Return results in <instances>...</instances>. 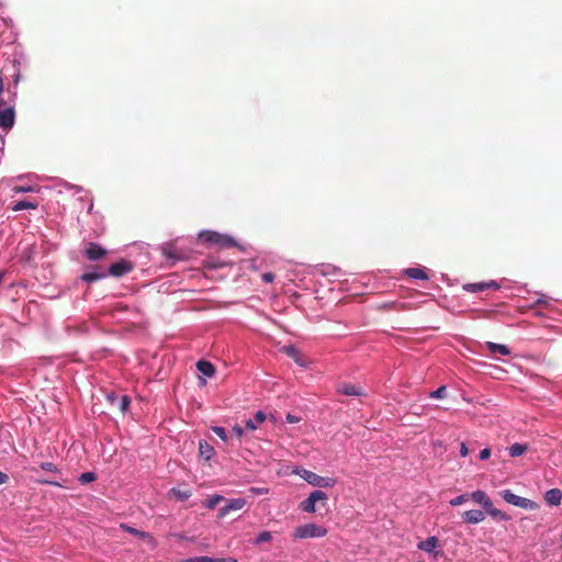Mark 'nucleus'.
Wrapping results in <instances>:
<instances>
[{
	"label": "nucleus",
	"instance_id": "1",
	"mask_svg": "<svg viewBox=\"0 0 562 562\" xmlns=\"http://www.w3.org/2000/svg\"><path fill=\"white\" fill-rule=\"evenodd\" d=\"M470 499L473 501L474 503L481 505L485 509L486 514L492 516L494 519H499V520H505V521L510 519V517L506 513H504L493 506L491 498L484 491L477 490V491L470 493Z\"/></svg>",
	"mask_w": 562,
	"mask_h": 562
},
{
	"label": "nucleus",
	"instance_id": "2",
	"mask_svg": "<svg viewBox=\"0 0 562 562\" xmlns=\"http://www.w3.org/2000/svg\"><path fill=\"white\" fill-rule=\"evenodd\" d=\"M327 535V529L316 524H305L295 528L294 539L322 538Z\"/></svg>",
	"mask_w": 562,
	"mask_h": 562
},
{
	"label": "nucleus",
	"instance_id": "3",
	"mask_svg": "<svg viewBox=\"0 0 562 562\" xmlns=\"http://www.w3.org/2000/svg\"><path fill=\"white\" fill-rule=\"evenodd\" d=\"M498 494L506 503L524 509L536 510L539 507L536 502L526 497L518 496L510 490H503Z\"/></svg>",
	"mask_w": 562,
	"mask_h": 562
},
{
	"label": "nucleus",
	"instance_id": "4",
	"mask_svg": "<svg viewBox=\"0 0 562 562\" xmlns=\"http://www.w3.org/2000/svg\"><path fill=\"white\" fill-rule=\"evenodd\" d=\"M295 473L313 486L333 487L336 484L334 477H324L305 469L296 470Z\"/></svg>",
	"mask_w": 562,
	"mask_h": 562
},
{
	"label": "nucleus",
	"instance_id": "5",
	"mask_svg": "<svg viewBox=\"0 0 562 562\" xmlns=\"http://www.w3.org/2000/svg\"><path fill=\"white\" fill-rule=\"evenodd\" d=\"M120 528L135 537H137L138 539H140L142 541L146 542L150 548H155L156 547V541L154 539V537L146 532V531H142V530H138L134 527H131L126 524H121L120 525Z\"/></svg>",
	"mask_w": 562,
	"mask_h": 562
},
{
	"label": "nucleus",
	"instance_id": "6",
	"mask_svg": "<svg viewBox=\"0 0 562 562\" xmlns=\"http://www.w3.org/2000/svg\"><path fill=\"white\" fill-rule=\"evenodd\" d=\"M106 398L113 406H116L117 409L123 414L128 409L131 404V400L126 395H116L114 393H111L108 394Z\"/></svg>",
	"mask_w": 562,
	"mask_h": 562
},
{
	"label": "nucleus",
	"instance_id": "7",
	"mask_svg": "<svg viewBox=\"0 0 562 562\" xmlns=\"http://www.w3.org/2000/svg\"><path fill=\"white\" fill-rule=\"evenodd\" d=\"M106 255V250L95 243H89L85 250V256L91 261L100 260Z\"/></svg>",
	"mask_w": 562,
	"mask_h": 562
},
{
	"label": "nucleus",
	"instance_id": "8",
	"mask_svg": "<svg viewBox=\"0 0 562 562\" xmlns=\"http://www.w3.org/2000/svg\"><path fill=\"white\" fill-rule=\"evenodd\" d=\"M15 112L13 108H8L0 111V128L9 131L14 125Z\"/></svg>",
	"mask_w": 562,
	"mask_h": 562
},
{
	"label": "nucleus",
	"instance_id": "9",
	"mask_svg": "<svg viewBox=\"0 0 562 562\" xmlns=\"http://www.w3.org/2000/svg\"><path fill=\"white\" fill-rule=\"evenodd\" d=\"M133 270V265L130 261L121 260L110 266L109 273L113 277H122Z\"/></svg>",
	"mask_w": 562,
	"mask_h": 562
},
{
	"label": "nucleus",
	"instance_id": "10",
	"mask_svg": "<svg viewBox=\"0 0 562 562\" xmlns=\"http://www.w3.org/2000/svg\"><path fill=\"white\" fill-rule=\"evenodd\" d=\"M463 289L468 292H472V293H475V292H482V291H485V290H498L499 289V285L497 282L495 281H490V282H475V283H468V284H464L463 285Z\"/></svg>",
	"mask_w": 562,
	"mask_h": 562
},
{
	"label": "nucleus",
	"instance_id": "11",
	"mask_svg": "<svg viewBox=\"0 0 562 562\" xmlns=\"http://www.w3.org/2000/svg\"><path fill=\"white\" fill-rule=\"evenodd\" d=\"M200 237L203 238L205 241L221 244V245H225V246H232L234 244V241L231 237L222 236L214 232L203 233V234H201Z\"/></svg>",
	"mask_w": 562,
	"mask_h": 562
},
{
	"label": "nucleus",
	"instance_id": "12",
	"mask_svg": "<svg viewBox=\"0 0 562 562\" xmlns=\"http://www.w3.org/2000/svg\"><path fill=\"white\" fill-rule=\"evenodd\" d=\"M337 392L341 393L344 395H347V396H362V395H364V392H363L362 387H360L358 385H355V384H349V383H346V382H342V383L338 384Z\"/></svg>",
	"mask_w": 562,
	"mask_h": 562
},
{
	"label": "nucleus",
	"instance_id": "13",
	"mask_svg": "<svg viewBox=\"0 0 562 562\" xmlns=\"http://www.w3.org/2000/svg\"><path fill=\"white\" fill-rule=\"evenodd\" d=\"M246 505V501L244 498H234L229 499L227 504L222 507L218 512L220 517H225L232 510H240Z\"/></svg>",
	"mask_w": 562,
	"mask_h": 562
},
{
	"label": "nucleus",
	"instance_id": "14",
	"mask_svg": "<svg viewBox=\"0 0 562 562\" xmlns=\"http://www.w3.org/2000/svg\"><path fill=\"white\" fill-rule=\"evenodd\" d=\"M462 519L468 524H479L485 519V513L479 509L467 510L462 514Z\"/></svg>",
	"mask_w": 562,
	"mask_h": 562
},
{
	"label": "nucleus",
	"instance_id": "15",
	"mask_svg": "<svg viewBox=\"0 0 562 562\" xmlns=\"http://www.w3.org/2000/svg\"><path fill=\"white\" fill-rule=\"evenodd\" d=\"M267 419V415L262 411H258L254 418H249L246 420V428L250 431H254L258 428L260 424H262Z\"/></svg>",
	"mask_w": 562,
	"mask_h": 562
},
{
	"label": "nucleus",
	"instance_id": "16",
	"mask_svg": "<svg viewBox=\"0 0 562 562\" xmlns=\"http://www.w3.org/2000/svg\"><path fill=\"white\" fill-rule=\"evenodd\" d=\"M282 351L289 356L290 358H292L299 366L301 367H304L305 366V362L303 360V357L302 355L300 353V351L292 345H289V346H284L282 348Z\"/></svg>",
	"mask_w": 562,
	"mask_h": 562
},
{
	"label": "nucleus",
	"instance_id": "17",
	"mask_svg": "<svg viewBox=\"0 0 562 562\" xmlns=\"http://www.w3.org/2000/svg\"><path fill=\"white\" fill-rule=\"evenodd\" d=\"M544 498L549 505L558 506L562 501V492L559 488H551L546 493Z\"/></svg>",
	"mask_w": 562,
	"mask_h": 562
},
{
	"label": "nucleus",
	"instance_id": "18",
	"mask_svg": "<svg viewBox=\"0 0 562 562\" xmlns=\"http://www.w3.org/2000/svg\"><path fill=\"white\" fill-rule=\"evenodd\" d=\"M196 368L203 375L209 378L215 374V367L210 361L200 360L196 362Z\"/></svg>",
	"mask_w": 562,
	"mask_h": 562
},
{
	"label": "nucleus",
	"instance_id": "19",
	"mask_svg": "<svg viewBox=\"0 0 562 562\" xmlns=\"http://www.w3.org/2000/svg\"><path fill=\"white\" fill-rule=\"evenodd\" d=\"M199 454L204 460L209 461L213 457V454H214V448L211 445H209L205 440L200 441V443H199Z\"/></svg>",
	"mask_w": 562,
	"mask_h": 562
},
{
	"label": "nucleus",
	"instance_id": "20",
	"mask_svg": "<svg viewBox=\"0 0 562 562\" xmlns=\"http://www.w3.org/2000/svg\"><path fill=\"white\" fill-rule=\"evenodd\" d=\"M486 347H487L488 351L492 353H501L503 356H507L510 353L509 348L505 345H499V344L487 341Z\"/></svg>",
	"mask_w": 562,
	"mask_h": 562
},
{
	"label": "nucleus",
	"instance_id": "21",
	"mask_svg": "<svg viewBox=\"0 0 562 562\" xmlns=\"http://www.w3.org/2000/svg\"><path fill=\"white\" fill-rule=\"evenodd\" d=\"M37 209V203L32 201H18L13 206L12 210L14 212L22 211V210H35Z\"/></svg>",
	"mask_w": 562,
	"mask_h": 562
},
{
	"label": "nucleus",
	"instance_id": "22",
	"mask_svg": "<svg viewBox=\"0 0 562 562\" xmlns=\"http://www.w3.org/2000/svg\"><path fill=\"white\" fill-rule=\"evenodd\" d=\"M406 274L412 279H418V280H427L428 274L424 269L420 268H409L406 270Z\"/></svg>",
	"mask_w": 562,
	"mask_h": 562
},
{
	"label": "nucleus",
	"instance_id": "23",
	"mask_svg": "<svg viewBox=\"0 0 562 562\" xmlns=\"http://www.w3.org/2000/svg\"><path fill=\"white\" fill-rule=\"evenodd\" d=\"M437 543H438V540L436 537H428L426 540L422 541L418 544V548L424 551L430 552L436 548Z\"/></svg>",
	"mask_w": 562,
	"mask_h": 562
},
{
	"label": "nucleus",
	"instance_id": "24",
	"mask_svg": "<svg viewBox=\"0 0 562 562\" xmlns=\"http://www.w3.org/2000/svg\"><path fill=\"white\" fill-rule=\"evenodd\" d=\"M528 449V446L527 445H524V443H514L509 447V456L510 457H519L521 454H524Z\"/></svg>",
	"mask_w": 562,
	"mask_h": 562
},
{
	"label": "nucleus",
	"instance_id": "25",
	"mask_svg": "<svg viewBox=\"0 0 562 562\" xmlns=\"http://www.w3.org/2000/svg\"><path fill=\"white\" fill-rule=\"evenodd\" d=\"M300 509L305 513H315L316 503L308 496L306 499L300 503Z\"/></svg>",
	"mask_w": 562,
	"mask_h": 562
},
{
	"label": "nucleus",
	"instance_id": "26",
	"mask_svg": "<svg viewBox=\"0 0 562 562\" xmlns=\"http://www.w3.org/2000/svg\"><path fill=\"white\" fill-rule=\"evenodd\" d=\"M162 254L173 260L181 259V256L179 255L178 250L172 245H166L162 247Z\"/></svg>",
	"mask_w": 562,
	"mask_h": 562
},
{
	"label": "nucleus",
	"instance_id": "27",
	"mask_svg": "<svg viewBox=\"0 0 562 562\" xmlns=\"http://www.w3.org/2000/svg\"><path fill=\"white\" fill-rule=\"evenodd\" d=\"M106 274L103 273V272H86L81 276V279L86 282H94V281H98V280H101L105 277Z\"/></svg>",
	"mask_w": 562,
	"mask_h": 562
},
{
	"label": "nucleus",
	"instance_id": "28",
	"mask_svg": "<svg viewBox=\"0 0 562 562\" xmlns=\"http://www.w3.org/2000/svg\"><path fill=\"white\" fill-rule=\"evenodd\" d=\"M272 540V533L270 531H261L257 538L252 541L254 544L258 546L263 542Z\"/></svg>",
	"mask_w": 562,
	"mask_h": 562
},
{
	"label": "nucleus",
	"instance_id": "29",
	"mask_svg": "<svg viewBox=\"0 0 562 562\" xmlns=\"http://www.w3.org/2000/svg\"><path fill=\"white\" fill-rule=\"evenodd\" d=\"M470 499V493L459 495L452 499H450L449 504L453 507L460 506L463 503L468 502Z\"/></svg>",
	"mask_w": 562,
	"mask_h": 562
},
{
	"label": "nucleus",
	"instance_id": "30",
	"mask_svg": "<svg viewBox=\"0 0 562 562\" xmlns=\"http://www.w3.org/2000/svg\"><path fill=\"white\" fill-rule=\"evenodd\" d=\"M310 497L315 502H326L327 501V495L325 492L321 491V490H315L313 491L311 494H310Z\"/></svg>",
	"mask_w": 562,
	"mask_h": 562
},
{
	"label": "nucleus",
	"instance_id": "31",
	"mask_svg": "<svg viewBox=\"0 0 562 562\" xmlns=\"http://www.w3.org/2000/svg\"><path fill=\"white\" fill-rule=\"evenodd\" d=\"M224 499L221 495H213L205 502V507L213 509L216 507L217 504H220Z\"/></svg>",
	"mask_w": 562,
	"mask_h": 562
},
{
	"label": "nucleus",
	"instance_id": "32",
	"mask_svg": "<svg viewBox=\"0 0 562 562\" xmlns=\"http://www.w3.org/2000/svg\"><path fill=\"white\" fill-rule=\"evenodd\" d=\"M170 492L180 501H186L191 496L189 491H181L178 488H171Z\"/></svg>",
	"mask_w": 562,
	"mask_h": 562
},
{
	"label": "nucleus",
	"instance_id": "33",
	"mask_svg": "<svg viewBox=\"0 0 562 562\" xmlns=\"http://www.w3.org/2000/svg\"><path fill=\"white\" fill-rule=\"evenodd\" d=\"M431 398H446L447 397V387L445 385L438 387L437 390L430 393Z\"/></svg>",
	"mask_w": 562,
	"mask_h": 562
},
{
	"label": "nucleus",
	"instance_id": "34",
	"mask_svg": "<svg viewBox=\"0 0 562 562\" xmlns=\"http://www.w3.org/2000/svg\"><path fill=\"white\" fill-rule=\"evenodd\" d=\"M199 562H236L235 559H213L209 557H196Z\"/></svg>",
	"mask_w": 562,
	"mask_h": 562
},
{
	"label": "nucleus",
	"instance_id": "35",
	"mask_svg": "<svg viewBox=\"0 0 562 562\" xmlns=\"http://www.w3.org/2000/svg\"><path fill=\"white\" fill-rule=\"evenodd\" d=\"M95 480V474L93 472H85L79 476V482L82 484L90 483Z\"/></svg>",
	"mask_w": 562,
	"mask_h": 562
},
{
	"label": "nucleus",
	"instance_id": "36",
	"mask_svg": "<svg viewBox=\"0 0 562 562\" xmlns=\"http://www.w3.org/2000/svg\"><path fill=\"white\" fill-rule=\"evenodd\" d=\"M40 467L42 470H45V471H49V472H54V473L58 472V468L53 462H42Z\"/></svg>",
	"mask_w": 562,
	"mask_h": 562
},
{
	"label": "nucleus",
	"instance_id": "37",
	"mask_svg": "<svg viewBox=\"0 0 562 562\" xmlns=\"http://www.w3.org/2000/svg\"><path fill=\"white\" fill-rule=\"evenodd\" d=\"M212 431L214 434H216L222 440H226L227 439V436H226V431L223 427H220V426H213L212 427Z\"/></svg>",
	"mask_w": 562,
	"mask_h": 562
},
{
	"label": "nucleus",
	"instance_id": "38",
	"mask_svg": "<svg viewBox=\"0 0 562 562\" xmlns=\"http://www.w3.org/2000/svg\"><path fill=\"white\" fill-rule=\"evenodd\" d=\"M262 281L266 283H270L274 280V273L272 272H266L261 276Z\"/></svg>",
	"mask_w": 562,
	"mask_h": 562
},
{
	"label": "nucleus",
	"instance_id": "39",
	"mask_svg": "<svg viewBox=\"0 0 562 562\" xmlns=\"http://www.w3.org/2000/svg\"><path fill=\"white\" fill-rule=\"evenodd\" d=\"M491 457V450L488 448H485L483 450H481L480 452V459L481 460H486Z\"/></svg>",
	"mask_w": 562,
	"mask_h": 562
},
{
	"label": "nucleus",
	"instance_id": "40",
	"mask_svg": "<svg viewBox=\"0 0 562 562\" xmlns=\"http://www.w3.org/2000/svg\"><path fill=\"white\" fill-rule=\"evenodd\" d=\"M300 420H301V418L299 416L292 415L290 413L286 415L288 423L293 424V423H299Z\"/></svg>",
	"mask_w": 562,
	"mask_h": 562
},
{
	"label": "nucleus",
	"instance_id": "41",
	"mask_svg": "<svg viewBox=\"0 0 562 562\" xmlns=\"http://www.w3.org/2000/svg\"><path fill=\"white\" fill-rule=\"evenodd\" d=\"M233 431L236 434L237 437H241L244 435V429L240 425H235L233 427Z\"/></svg>",
	"mask_w": 562,
	"mask_h": 562
},
{
	"label": "nucleus",
	"instance_id": "42",
	"mask_svg": "<svg viewBox=\"0 0 562 562\" xmlns=\"http://www.w3.org/2000/svg\"><path fill=\"white\" fill-rule=\"evenodd\" d=\"M460 454H461V457H467L469 454V449L464 442L461 443Z\"/></svg>",
	"mask_w": 562,
	"mask_h": 562
},
{
	"label": "nucleus",
	"instance_id": "43",
	"mask_svg": "<svg viewBox=\"0 0 562 562\" xmlns=\"http://www.w3.org/2000/svg\"><path fill=\"white\" fill-rule=\"evenodd\" d=\"M9 481V475L2 471H0V485L4 484Z\"/></svg>",
	"mask_w": 562,
	"mask_h": 562
},
{
	"label": "nucleus",
	"instance_id": "44",
	"mask_svg": "<svg viewBox=\"0 0 562 562\" xmlns=\"http://www.w3.org/2000/svg\"><path fill=\"white\" fill-rule=\"evenodd\" d=\"M30 190H31L30 188H24V187H15L14 188L15 192H26V191H30Z\"/></svg>",
	"mask_w": 562,
	"mask_h": 562
},
{
	"label": "nucleus",
	"instance_id": "45",
	"mask_svg": "<svg viewBox=\"0 0 562 562\" xmlns=\"http://www.w3.org/2000/svg\"><path fill=\"white\" fill-rule=\"evenodd\" d=\"M43 483H44V484H49V485L61 486V484L56 483V482H53V481H48V480L43 481Z\"/></svg>",
	"mask_w": 562,
	"mask_h": 562
},
{
	"label": "nucleus",
	"instance_id": "46",
	"mask_svg": "<svg viewBox=\"0 0 562 562\" xmlns=\"http://www.w3.org/2000/svg\"><path fill=\"white\" fill-rule=\"evenodd\" d=\"M181 562H199V561H198V558L194 557V558H189V559L182 560Z\"/></svg>",
	"mask_w": 562,
	"mask_h": 562
}]
</instances>
